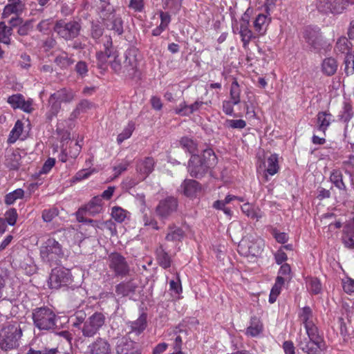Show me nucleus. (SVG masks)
<instances>
[{
	"mask_svg": "<svg viewBox=\"0 0 354 354\" xmlns=\"http://www.w3.org/2000/svg\"><path fill=\"white\" fill-rule=\"evenodd\" d=\"M304 324L306 335L299 334L297 339L299 348L306 354H320L326 350L324 334L313 322V313L310 307H304L299 314Z\"/></svg>",
	"mask_w": 354,
	"mask_h": 354,
	"instance_id": "nucleus-1",
	"label": "nucleus"
},
{
	"mask_svg": "<svg viewBox=\"0 0 354 354\" xmlns=\"http://www.w3.org/2000/svg\"><path fill=\"white\" fill-rule=\"evenodd\" d=\"M217 163V158L211 149L203 150L201 155L193 154L188 161L187 171L196 178H201Z\"/></svg>",
	"mask_w": 354,
	"mask_h": 354,
	"instance_id": "nucleus-2",
	"label": "nucleus"
},
{
	"mask_svg": "<svg viewBox=\"0 0 354 354\" xmlns=\"http://www.w3.org/2000/svg\"><path fill=\"white\" fill-rule=\"evenodd\" d=\"M21 336L20 324L17 322L9 323L0 330V348L6 351L17 348Z\"/></svg>",
	"mask_w": 354,
	"mask_h": 354,
	"instance_id": "nucleus-3",
	"label": "nucleus"
},
{
	"mask_svg": "<svg viewBox=\"0 0 354 354\" xmlns=\"http://www.w3.org/2000/svg\"><path fill=\"white\" fill-rule=\"evenodd\" d=\"M111 67L115 73L125 77L133 78L137 71V60L136 55L128 51L125 53L124 60L121 61L116 55L115 59L111 62Z\"/></svg>",
	"mask_w": 354,
	"mask_h": 354,
	"instance_id": "nucleus-4",
	"label": "nucleus"
},
{
	"mask_svg": "<svg viewBox=\"0 0 354 354\" xmlns=\"http://www.w3.org/2000/svg\"><path fill=\"white\" fill-rule=\"evenodd\" d=\"M32 317L34 325L39 330H49L57 326V315L50 308L40 307L34 309Z\"/></svg>",
	"mask_w": 354,
	"mask_h": 354,
	"instance_id": "nucleus-5",
	"label": "nucleus"
},
{
	"mask_svg": "<svg viewBox=\"0 0 354 354\" xmlns=\"http://www.w3.org/2000/svg\"><path fill=\"white\" fill-rule=\"evenodd\" d=\"M82 29L80 20L64 19L57 20L53 27L54 31L57 35L65 41H71L77 37Z\"/></svg>",
	"mask_w": 354,
	"mask_h": 354,
	"instance_id": "nucleus-6",
	"label": "nucleus"
},
{
	"mask_svg": "<svg viewBox=\"0 0 354 354\" xmlns=\"http://www.w3.org/2000/svg\"><path fill=\"white\" fill-rule=\"evenodd\" d=\"M105 316L103 313L95 312L90 315L79 330L82 336L87 338H92L99 333V331L105 324Z\"/></svg>",
	"mask_w": 354,
	"mask_h": 354,
	"instance_id": "nucleus-7",
	"label": "nucleus"
},
{
	"mask_svg": "<svg viewBox=\"0 0 354 354\" xmlns=\"http://www.w3.org/2000/svg\"><path fill=\"white\" fill-rule=\"evenodd\" d=\"M40 254L44 261L50 264L57 262L63 256L61 245L54 239H48L41 248Z\"/></svg>",
	"mask_w": 354,
	"mask_h": 354,
	"instance_id": "nucleus-8",
	"label": "nucleus"
},
{
	"mask_svg": "<svg viewBox=\"0 0 354 354\" xmlns=\"http://www.w3.org/2000/svg\"><path fill=\"white\" fill-rule=\"evenodd\" d=\"M263 243L261 240L254 241L249 237H243L238 245V252L244 257H258L263 250Z\"/></svg>",
	"mask_w": 354,
	"mask_h": 354,
	"instance_id": "nucleus-9",
	"label": "nucleus"
},
{
	"mask_svg": "<svg viewBox=\"0 0 354 354\" xmlns=\"http://www.w3.org/2000/svg\"><path fill=\"white\" fill-rule=\"evenodd\" d=\"M72 282L71 272L63 268H54L49 277V287L52 289H59L66 286Z\"/></svg>",
	"mask_w": 354,
	"mask_h": 354,
	"instance_id": "nucleus-10",
	"label": "nucleus"
},
{
	"mask_svg": "<svg viewBox=\"0 0 354 354\" xmlns=\"http://www.w3.org/2000/svg\"><path fill=\"white\" fill-rule=\"evenodd\" d=\"M304 38L310 51L319 53L324 48L325 42L319 29L311 27L306 28L304 31Z\"/></svg>",
	"mask_w": 354,
	"mask_h": 354,
	"instance_id": "nucleus-11",
	"label": "nucleus"
},
{
	"mask_svg": "<svg viewBox=\"0 0 354 354\" xmlns=\"http://www.w3.org/2000/svg\"><path fill=\"white\" fill-rule=\"evenodd\" d=\"M178 201L173 196H167L160 200L156 207V215L161 220L167 219L174 212L177 210Z\"/></svg>",
	"mask_w": 354,
	"mask_h": 354,
	"instance_id": "nucleus-12",
	"label": "nucleus"
},
{
	"mask_svg": "<svg viewBox=\"0 0 354 354\" xmlns=\"http://www.w3.org/2000/svg\"><path fill=\"white\" fill-rule=\"evenodd\" d=\"M109 266L116 276H127L129 272V266L126 259L120 253L113 252L109 255Z\"/></svg>",
	"mask_w": 354,
	"mask_h": 354,
	"instance_id": "nucleus-13",
	"label": "nucleus"
},
{
	"mask_svg": "<svg viewBox=\"0 0 354 354\" xmlns=\"http://www.w3.org/2000/svg\"><path fill=\"white\" fill-rule=\"evenodd\" d=\"M115 351L117 354H141L138 344L127 335L118 338Z\"/></svg>",
	"mask_w": 354,
	"mask_h": 354,
	"instance_id": "nucleus-14",
	"label": "nucleus"
},
{
	"mask_svg": "<svg viewBox=\"0 0 354 354\" xmlns=\"http://www.w3.org/2000/svg\"><path fill=\"white\" fill-rule=\"evenodd\" d=\"M317 10L323 13L339 14L344 10V0H315Z\"/></svg>",
	"mask_w": 354,
	"mask_h": 354,
	"instance_id": "nucleus-15",
	"label": "nucleus"
},
{
	"mask_svg": "<svg viewBox=\"0 0 354 354\" xmlns=\"http://www.w3.org/2000/svg\"><path fill=\"white\" fill-rule=\"evenodd\" d=\"M8 103L14 109H20L24 112L30 113L33 110L31 100L26 101L21 94H15L10 96L7 100Z\"/></svg>",
	"mask_w": 354,
	"mask_h": 354,
	"instance_id": "nucleus-16",
	"label": "nucleus"
},
{
	"mask_svg": "<svg viewBox=\"0 0 354 354\" xmlns=\"http://www.w3.org/2000/svg\"><path fill=\"white\" fill-rule=\"evenodd\" d=\"M88 354H111V346L104 338L97 337L88 346Z\"/></svg>",
	"mask_w": 354,
	"mask_h": 354,
	"instance_id": "nucleus-17",
	"label": "nucleus"
},
{
	"mask_svg": "<svg viewBox=\"0 0 354 354\" xmlns=\"http://www.w3.org/2000/svg\"><path fill=\"white\" fill-rule=\"evenodd\" d=\"M249 17L248 15H244L240 20V30L239 34L241 37V41L243 43V47L245 48L250 43L253 37L252 32L249 29Z\"/></svg>",
	"mask_w": 354,
	"mask_h": 354,
	"instance_id": "nucleus-18",
	"label": "nucleus"
},
{
	"mask_svg": "<svg viewBox=\"0 0 354 354\" xmlns=\"http://www.w3.org/2000/svg\"><path fill=\"white\" fill-rule=\"evenodd\" d=\"M183 194L187 197L196 196L201 190L200 183L193 179H185L181 184Z\"/></svg>",
	"mask_w": 354,
	"mask_h": 354,
	"instance_id": "nucleus-19",
	"label": "nucleus"
},
{
	"mask_svg": "<svg viewBox=\"0 0 354 354\" xmlns=\"http://www.w3.org/2000/svg\"><path fill=\"white\" fill-rule=\"evenodd\" d=\"M131 330L128 332L127 336H129L135 333L138 335L141 334L147 327V315L142 313L140 316L133 322L129 323Z\"/></svg>",
	"mask_w": 354,
	"mask_h": 354,
	"instance_id": "nucleus-20",
	"label": "nucleus"
},
{
	"mask_svg": "<svg viewBox=\"0 0 354 354\" xmlns=\"http://www.w3.org/2000/svg\"><path fill=\"white\" fill-rule=\"evenodd\" d=\"M156 260L160 266L164 269L169 268L171 264V259L166 252L163 245H160L156 250Z\"/></svg>",
	"mask_w": 354,
	"mask_h": 354,
	"instance_id": "nucleus-21",
	"label": "nucleus"
},
{
	"mask_svg": "<svg viewBox=\"0 0 354 354\" xmlns=\"http://www.w3.org/2000/svg\"><path fill=\"white\" fill-rule=\"evenodd\" d=\"M24 8V4L21 0H8V3L5 6L2 16L3 18H6L11 14L18 15L23 11Z\"/></svg>",
	"mask_w": 354,
	"mask_h": 354,
	"instance_id": "nucleus-22",
	"label": "nucleus"
},
{
	"mask_svg": "<svg viewBox=\"0 0 354 354\" xmlns=\"http://www.w3.org/2000/svg\"><path fill=\"white\" fill-rule=\"evenodd\" d=\"M333 121V115L327 111H320L317 115V128L325 133Z\"/></svg>",
	"mask_w": 354,
	"mask_h": 354,
	"instance_id": "nucleus-23",
	"label": "nucleus"
},
{
	"mask_svg": "<svg viewBox=\"0 0 354 354\" xmlns=\"http://www.w3.org/2000/svg\"><path fill=\"white\" fill-rule=\"evenodd\" d=\"M137 286L132 281L121 282L115 286V292L118 296L127 297L136 291Z\"/></svg>",
	"mask_w": 354,
	"mask_h": 354,
	"instance_id": "nucleus-24",
	"label": "nucleus"
},
{
	"mask_svg": "<svg viewBox=\"0 0 354 354\" xmlns=\"http://www.w3.org/2000/svg\"><path fill=\"white\" fill-rule=\"evenodd\" d=\"M338 67L336 59L333 57L325 58L322 63V71L327 76L333 75Z\"/></svg>",
	"mask_w": 354,
	"mask_h": 354,
	"instance_id": "nucleus-25",
	"label": "nucleus"
},
{
	"mask_svg": "<svg viewBox=\"0 0 354 354\" xmlns=\"http://www.w3.org/2000/svg\"><path fill=\"white\" fill-rule=\"evenodd\" d=\"M51 95H53V98L57 99L60 103H70L73 100L75 97L74 92L66 88H61Z\"/></svg>",
	"mask_w": 354,
	"mask_h": 354,
	"instance_id": "nucleus-26",
	"label": "nucleus"
},
{
	"mask_svg": "<svg viewBox=\"0 0 354 354\" xmlns=\"http://www.w3.org/2000/svg\"><path fill=\"white\" fill-rule=\"evenodd\" d=\"M54 62L61 69L65 70L73 64L75 61L66 52L63 51L55 57Z\"/></svg>",
	"mask_w": 354,
	"mask_h": 354,
	"instance_id": "nucleus-27",
	"label": "nucleus"
},
{
	"mask_svg": "<svg viewBox=\"0 0 354 354\" xmlns=\"http://www.w3.org/2000/svg\"><path fill=\"white\" fill-rule=\"evenodd\" d=\"M48 111L46 113V120L51 121L53 118L57 116L61 109V103L55 98H53V95H50L48 100Z\"/></svg>",
	"mask_w": 354,
	"mask_h": 354,
	"instance_id": "nucleus-28",
	"label": "nucleus"
},
{
	"mask_svg": "<svg viewBox=\"0 0 354 354\" xmlns=\"http://www.w3.org/2000/svg\"><path fill=\"white\" fill-rule=\"evenodd\" d=\"M184 231L175 225H169L168 227V232L165 236L166 241L178 242L180 241L184 236Z\"/></svg>",
	"mask_w": 354,
	"mask_h": 354,
	"instance_id": "nucleus-29",
	"label": "nucleus"
},
{
	"mask_svg": "<svg viewBox=\"0 0 354 354\" xmlns=\"http://www.w3.org/2000/svg\"><path fill=\"white\" fill-rule=\"evenodd\" d=\"M263 330V324L259 318L252 317L250 320V324L246 329V335L251 337L259 335Z\"/></svg>",
	"mask_w": 354,
	"mask_h": 354,
	"instance_id": "nucleus-30",
	"label": "nucleus"
},
{
	"mask_svg": "<svg viewBox=\"0 0 354 354\" xmlns=\"http://www.w3.org/2000/svg\"><path fill=\"white\" fill-rule=\"evenodd\" d=\"M354 111L352 105L348 102H344L342 109L338 115L339 120L344 123H348L353 117Z\"/></svg>",
	"mask_w": 354,
	"mask_h": 354,
	"instance_id": "nucleus-31",
	"label": "nucleus"
},
{
	"mask_svg": "<svg viewBox=\"0 0 354 354\" xmlns=\"http://www.w3.org/2000/svg\"><path fill=\"white\" fill-rule=\"evenodd\" d=\"M154 160L151 157L145 158V159L140 162L137 166V170L145 175V177L147 176L153 170Z\"/></svg>",
	"mask_w": 354,
	"mask_h": 354,
	"instance_id": "nucleus-32",
	"label": "nucleus"
},
{
	"mask_svg": "<svg viewBox=\"0 0 354 354\" xmlns=\"http://www.w3.org/2000/svg\"><path fill=\"white\" fill-rule=\"evenodd\" d=\"M268 24L267 16L263 14H259L254 21V29L260 35L266 33Z\"/></svg>",
	"mask_w": 354,
	"mask_h": 354,
	"instance_id": "nucleus-33",
	"label": "nucleus"
},
{
	"mask_svg": "<svg viewBox=\"0 0 354 354\" xmlns=\"http://www.w3.org/2000/svg\"><path fill=\"white\" fill-rule=\"evenodd\" d=\"M87 315L84 310H77L70 318L72 326L79 330L86 321Z\"/></svg>",
	"mask_w": 354,
	"mask_h": 354,
	"instance_id": "nucleus-34",
	"label": "nucleus"
},
{
	"mask_svg": "<svg viewBox=\"0 0 354 354\" xmlns=\"http://www.w3.org/2000/svg\"><path fill=\"white\" fill-rule=\"evenodd\" d=\"M330 181L334 184V185L340 190H346V187L343 181L342 174L340 170L335 169L333 170L330 176Z\"/></svg>",
	"mask_w": 354,
	"mask_h": 354,
	"instance_id": "nucleus-35",
	"label": "nucleus"
},
{
	"mask_svg": "<svg viewBox=\"0 0 354 354\" xmlns=\"http://www.w3.org/2000/svg\"><path fill=\"white\" fill-rule=\"evenodd\" d=\"M230 99L232 103L236 105L241 102V88L240 86L236 79H234L230 86Z\"/></svg>",
	"mask_w": 354,
	"mask_h": 354,
	"instance_id": "nucleus-36",
	"label": "nucleus"
},
{
	"mask_svg": "<svg viewBox=\"0 0 354 354\" xmlns=\"http://www.w3.org/2000/svg\"><path fill=\"white\" fill-rule=\"evenodd\" d=\"M129 214V212L118 206H114L111 209L112 218L120 223L124 222Z\"/></svg>",
	"mask_w": 354,
	"mask_h": 354,
	"instance_id": "nucleus-37",
	"label": "nucleus"
},
{
	"mask_svg": "<svg viewBox=\"0 0 354 354\" xmlns=\"http://www.w3.org/2000/svg\"><path fill=\"white\" fill-rule=\"evenodd\" d=\"M116 55L112 54L111 52L100 51L97 53V64L100 69L104 70L106 68L108 59L113 57L115 59Z\"/></svg>",
	"mask_w": 354,
	"mask_h": 354,
	"instance_id": "nucleus-38",
	"label": "nucleus"
},
{
	"mask_svg": "<svg viewBox=\"0 0 354 354\" xmlns=\"http://www.w3.org/2000/svg\"><path fill=\"white\" fill-rule=\"evenodd\" d=\"M266 172L273 176L278 172L279 167L278 165V157L277 154H272L267 160Z\"/></svg>",
	"mask_w": 354,
	"mask_h": 354,
	"instance_id": "nucleus-39",
	"label": "nucleus"
},
{
	"mask_svg": "<svg viewBox=\"0 0 354 354\" xmlns=\"http://www.w3.org/2000/svg\"><path fill=\"white\" fill-rule=\"evenodd\" d=\"M180 144L184 149L187 150L192 155L197 150V144L196 142L188 137H183L180 141Z\"/></svg>",
	"mask_w": 354,
	"mask_h": 354,
	"instance_id": "nucleus-40",
	"label": "nucleus"
},
{
	"mask_svg": "<svg viewBox=\"0 0 354 354\" xmlns=\"http://www.w3.org/2000/svg\"><path fill=\"white\" fill-rule=\"evenodd\" d=\"M12 34V28L8 27L4 22L0 23V42L5 44H9L10 41V36Z\"/></svg>",
	"mask_w": 354,
	"mask_h": 354,
	"instance_id": "nucleus-41",
	"label": "nucleus"
},
{
	"mask_svg": "<svg viewBox=\"0 0 354 354\" xmlns=\"http://www.w3.org/2000/svg\"><path fill=\"white\" fill-rule=\"evenodd\" d=\"M23 131V122L20 120H17L15 124L14 128L10 131L8 142L10 143H14L21 136Z\"/></svg>",
	"mask_w": 354,
	"mask_h": 354,
	"instance_id": "nucleus-42",
	"label": "nucleus"
},
{
	"mask_svg": "<svg viewBox=\"0 0 354 354\" xmlns=\"http://www.w3.org/2000/svg\"><path fill=\"white\" fill-rule=\"evenodd\" d=\"M135 129V124L133 122H130L123 129L122 132L120 133L117 138V142L120 145L124 140L131 137L133 131Z\"/></svg>",
	"mask_w": 354,
	"mask_h": 354,
	"instance_id": "nucleus-43",
	"label": "nucleus"
},
{
	"mask_svg": "<svg viewBox=\"0 0 354 354\" xmlns=\"http://www.w3.org/2000/svg\"><path fill=\"white\" fill-rule=\"evenodd\" d=\"M349 44L351 43L345 37H342L337 41L335 49L341 53H350L351 47Z\"/></svg>",
	"mask_w": 354,
	"mask_h": 354,
	"instance_id": "nucleus-44",
	"label": "nucleus"
},
{
	"mask_svg": "<svg viewBox=\"0 0 354 354\" xmlns=\"http://www.w3.org/2000/svg\"><path fill=\"white\" fill-rule=\"evenodd\" d=\"M24 195V192L22 189H17L15 191L6 194L5 197V203L7 205L13 204L16 200L22 198Z\"/></svg>",
	"mask_w": 354,
	"mask_h": 354,
	"instance_id": "nucleus-45",
	"label": "nucleus"
},
{
	"mask_svg": "<svg viewBox=\"0 0 354 354\" xmlns=\"http://www.w3.org/2000/svg\"><path fill=\"white\" fill-rule=\"evenodd\" d=\"M79 210H83L85 215L94 216L101 212L102 207L100 205H93V201H90L87 205L84 207L80 208Z\"/></svg>",
	"mask_w": 354,
	"mask_h": 354,
	"instance_id": "nucleus-46",
	"label": "nucleus"
},
{
	"mask_svg": "<svg viewBox=\"0 0 354 354\" xmlns=\"http://www.w3.org/2000/svg\"><path fill=\"white\" fill-rule=\"evenodd\" d=\"M306 284L308 289L313 294H318L322 290L321 283L317 278H308Z\"/></svg>",
	"mask_w": 354,
	"mask_h": 354,
	"instance_id": "nucleus-47",
	"label": "nucleus"
},
{
	"mask_svg": "<svg viewBox=\"0 0 354 354\" xmlns=\"http://www.w3.org/2000/svg\"><path fill=\"white\" fill-rule=\"evenodd\" d=\"M107 27L111 30H114L119 35L123 33L122 20L119 17L113 18L109 24H107Z\"/></svg>",
	"mask_w": 354,
	"mask_h": 354,
	"instance_id": "nucleus-48",
	"label": "nucleus"
},
{
	"mask_svg": "<svg viewBox=\"0 0 354 354\" xmlns=\"http://www.w3.org/2000/svg\"><path fill=\"white\" fill-rule=\"evenodd\" d=\"M344 72L346 75L354 73V55L351 53H347L344 59Z\"/></svg>",
	"mask_w": 354,
	"mask_h": 354,
	"instance_id": "nucleus-49",
	"label": "nucleus"
},
{
	"mask_svg": "<svg viewBox=\"0 0 354 354\" xmlns=\"http://www.w3.org/2000/svg\"><path fill=\"white\" fill-rule=\"evenodd\" d=\"M77 214V220L80 223H85L87 224H90L93 227L97 228V225H100V221L97 220H93L90 218H87L86 217L85 213L83 212V210H78L76 213Z\"/></svg>",
	"mask_w": 354,
	"mask_h": 354,
	"instance_id": "nucleus-50",
	"label": "nucleus"
},
{
	"mask_svg": "<svg viewBox=\"0 0 354 354\" xmlns=\"http://www.w3.org/2000/svg\"><path fill=\"white\" fill-rule=\"evenodd\" d=\"M59 211L56 207L44 209L42 212V218L45 222H50L58 215Z\"/></svg>",
	"mask_w": 354,
	"mask_h": 354,
	"instance_id": "nucleus-51",
	"label": "nucleus"
},
{
	"mask_svg": "<svg viewBox=\"0 0 354 354\" xmlns=\"http://www.w3.org/2000/svg\"><path fill=\"white\" fill-rule=\"evenodd\" d=\"M97 228L101 230H108L112 235L117 233L116 225L115 223L109 219L106 221H100V225H97Z\"/></svg>",
	"mask_w": 354,
	"mask_h": 354,
	"instance_id": "nucleus-52",
	"label": "nucleus"
},
{
	"mask_svg": "<svg viewBox=\"0 0 354 354\" xmlns=\"http://www.w3.org/2000/svg\"><path fill=\"white\" fill-rule=\"evenodd\" d=\"M225 125L227 127H230L232 129H242L245 127L246 122L245 120L239 119V120H227L225 122Z\"/></svg>",
	"mask_w": 354,
	"mask_h": 354,
	"instance_id": "nucleus-53",
	"label": "nucleus"
},
{
	"mask_svg": "<svg viewBox=\"0 0 354 354\" xmlns=\"http://www.w3.org/2000/svg\"><path fill=\"white\" fill-rule=\"evenodd\" d=\"M6 220L10 225H15L17 218V210L15 208H11L8 210L6 214Z\"/></svg>",
	"mask_w": 354,
	"mask_h": 354,
	"instance_id": "nucleus-54",
	"label": "nucleus"
},
{
	"mask_svg": "<svg viewBox=\"0 0 354 354\" xmlns=\"http://www.w3.org/2000/svg\"><path fill=\"white\" fill-rule=\"evenodd\" d=\"M175 113L178 115L184 116H187L192 114L189 105H187L185 102H183L179 104V106L175 109Z\"/></svg>",
	"mask_w": 354,
	"mask_h": 354,
	"instance_id": "nucleus-55",
	"label": "nucleus"
},
{
	"mask_svg": "<svg viewBox=\"0 0 354 354\" xmlns=\"http://www.w3.org/2000/svg\"><path fill=\"white\" fill-rule=\"evenodd\" d=\"M32 22V20H29L20 26L18 29V33L22 36L27 35L33 28Z\"/></svg>",
	"mask_w": 354,
	"mask_h": 354,
	"instance_id": "nucleus-56",
	"label": "nucleus"
},
{
	"mask_svg": "<svg viewBox=\"0 0 354 354\" xmlns=\"http://www.w3.org/2000/svg\"><path fill=\"white\" fill-rule=\"evenodd\" d=\"M75 71L80 75L84 77L88 73V66L87 64L84 61L78 62L75 65Z\"/></svg>",
	"mask_w": 354,
	"mask_h": 354,
	"instance_id": "nucleus-57",
	"label": "nucleus"
},
{
	"mask_svg": "<svg viewBox=\"0 0 354 354\" xmlns=\"http://www.w3.org/2000/svg\"><path fill=\"white\" fill-rule=\"evenodd\" d=\"M52 22V19H44L38 24L37 29L41 32H46L50 29Z\"/></svg>",
	"mask_w": 354,
	"mask_h": 354,
	"instance_id": "nucleus-58",
	"label": "nucleus"
},
{
	"mask_svg": "<svg viewBox=\"0 0 354 354\" xmlns=\"http://www.w3.org/2000/svg\"><path fill=\"white\" fill-rule=\"evenodd\" d=\"M71 149L68 151V154L71 158H76L81 150V146L77 142H73V141L70 143Z\"/></svg>",
	"mask_w": 354,
	"mask_h": 354,
	"instance_id": "nucleus-59",
	"label": "nucleus"
},
{
	"mask_svg": "<svg viewBox=\"0 0 354 354\" xmlns=\"http://www.w3.org/2000/svg\"><path fill=\"white\" fill-rule=\"evenodd\" d=\"M343 289L346 293H354V280L348 278L343 281Z\"/></svg>",
	"mask_w": 354,
	"mask_h": 354,
	"instance_id": "nucleus-60",
	"label": "nucleus"
},
{
	"mask_svg": "<svg viewBox=\"0 0 354 354\" xmlns=\"http://www.w3.org/2000/svg\"><path fill=\"white\" fill-rule=\"evenodd\" d=\"M159 14H160V25H161L167 28L171 21L170 15L169 14V12H163L162 10H160L159 12Z\"/></svg>",
	"mask_w": 354,
	"mask_h": 354,
	"instance_id": "nucleus-61",
	"label": "nucleus"
},
{
	"mask_svg": "<svg viewBox=\"0 0 354 354\" xmlns=\"http://www.w3.org/2000/svg\"><path fill=\"white\" fill-rule=\"evenodd\" d=\"M272 234L278 243H285L288 240V236L285 232H279L276 229L273 230Z\"/></svg>",
	"mask_w": 354,
	"mask_h": 354,
	"instance_id": "nucleus-62",
	"label": "nucleus"
},
{
	"mask_svg": "<svg viewBox=\"0 0 354 354\" xmlns=\"http://www.w3.org/2000/svg\"><path fill=\"white\" fill-rule=\"evenodd\" d=\"M55 159L53 158H49L46 160V161L44 162L40 173L41 174H47L55 165Z\"/></svg>",
	"mask_w": 354,
	"mask_h": 354,
	"instance_id": "nucleus-63",
	"label": "nucleus"
},
{
	"mask_svg": "<svg viewBox=\"0 0 354 354\" xmlns=\"http://www.w3.org/2000/svg\"><path fill=\"white\" fill-rule=\"evenodd\" d=\"M103 35V29L97 24H93L91 27V37L97 39Z\"/></svg>",
	"mask_w": 354,
	"mask_h": 354,
	"instance_id": "nucleus-64",
	"label": "nucleus"
}]
</instances>
